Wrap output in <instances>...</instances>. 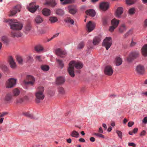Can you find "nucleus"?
<instances>
[{
	"mask_svg": "<svg viewBox=\"0 0 147 147\" xmlns=\"http://www.w3.org/2000/svg\"><path fill=\"white\" fill-rule=\"evenodd\" d=\"M44 88L43 87H40L38 88L37 91L35 94L36 97L35 101L36 103H38L40 102L44 99Z\"/></svg>",
	"mask_w": 147,
	"mask_h": 147,
	"instance_id": "1",
	"label": "nucleus"
},
{
	"mask_svg": "<svg viewBox=\"0 0 147 147\" xmlns=\"http://www.w3.org/2000/svg\"><path fill=\"white\" fill-rule=\"evenodd\" d=\"M6 22L9 23L11 28L12 30H20L23 28L22 24L20 22H17V21L11 19Z\"/></svg>",
	"mask_w": 147,
	"mask_h": 147,
	"instance_id": "2",
	"label": "nucleus"
},
{
	"mask_svg": "<svg viewBox=\"0 0 147 147\" xmlns=\"http://www.w3.org/2000/svg\"><path fill=\"white\" fill-rule=\"evenodd\" d=\"M112 43V40L111 37H106L103 42L102 45L105 47L107 50H108L111 46Z\"/></svg>",
	"mask_w": 147,
	"mask_h": 147,
	"instance_id": "3",
	"label": "nucleus"
},
{
	"mask_svg": "<svg viewBox=\"0 0 147 147\" xmlns=\"http://www.w3.org/2000/svg\"><path fill=\"white\" fill-rule=\"evenodd\" d=\"M17 79L13 78H9L6 82V87L7 88H12L16 84Z\"/></svg>",
	"mask_w": 147,
	"mask_h": 147,
	"instance_id": "4",
	"label": "nucleus"
},
{
	"mask_svg": "<svg viewBox=\"0 0 147 147\" xmlns=\"http://www.w3.org/2000/svg\"><path fill=\"white\" fill-rule=\"evenodd\" d=\"M35 2H33L30 3L27 6V8L30 12L33 13L39 7L38 5L36 6Z\"/></svg>",
	"mask_w": 147,
	"mask_h": 147,
	"instance_id": "5",
	"label": "nucleus"
},
{
	"mask_svg": "<svg viewBox=\"0 0 147 147\" xmlns=\"http://www.w3.org/2000/svg\"><path fill=\"white\" fill-rule=\"evenodd\" d=\"M21 8V5H18L14 7L10 11V13L9 15V16H11L14 15L18 12L20 11Z\"/></svg>",
	"mask_w": 147,
	"mask_h": 147,
	"instance_id": "6",
	"label": "nucleus"
},
{
	"mask_svg": "<svg viewBox=\"0 0 147 147\" xmlns=\"http://www.w3.org/2000/svg\"><path fill=\"white\" fill-rule=\"evenodd\" d=\"M139 54V52L138 51H135L131 52L127 58V61L129 62H131L134 59L138 56Z\"/></svg>",
	"mask_w": 147,
	"mask_h": 147,
	"instance_id": "7",
	"label": "nucleus"
},
{
	"mask_svg": "<svg viewBox=\"0 0 147 147\" xmlns=\"http://www.w3.org/2000/svg\"><path fill=\"white\" fill-rule=\"evenodd\" d=\"M69 63L70 65H71L73 67H75L77 69H81L83 66V63L80 62H76L72 61H70Z\"/></svg>",
	"mask_w": 147,
	"mask_h": 147,
	"instance_id": "8",
	"label": "nucleus"
},
{
	"mask_svg": "<svg viewBox=\"0 0 147 147\" xmlns=\"http://www.w3.org/2000/svg\"><path fill=\"white\" fill-rule=\"evenodd\" d=\"M27 78L30 80L29 81L27 82L25 81V80L23 82V83L24 84L26 85L28 84H30L32 86L34 83L35 80L34 77L32 76L29 75L27 76Z\"/></svg>",
	"mask_w": 147,
	"mask_h": 147,
	"instance_id": "9",
	"label": "nucleus"
},
{
	"mask_svg": "<svg viewBox=\"0 0 147 147\" xmlns=\"http://www.w3.org/2000/svg\"><path fill=\"white\" fill-rule=\"evenodd\" d=\"M69 12L72 15L75 14L77 11L76 7L74 5H70L68 6Z\"/></svg>",
	"mask_w": 147,
	"mask_h": 147,
	"instance_id": "10",
	"label": "nucleus"
},
{
	"mask_svg": "<svg viewBox=\"0 0 147 147\" xmlns=\"http://www.w3.org/2000/svg\"><path fill=\"white\" fill-rule=\"evenodd\" d=\"M95 24L94 22L89 21L86 24V28L89 32L92 31L95 28Z\"/></svg>",
	"mask_w": 147,
	"mask_h": 147,
	"instance_id": "11",
	"label": "nucleus"
},
{
	"mask_svg": "<svg viewBox=\"0 0 147 147\" xmlns=\"http://www.w3.org/2000/svg\"><path fill=\"white\" fill-rule=\"evenodd\" d=\"M136 70L137 73L140 75L143 74L145 71L144 66L140 65L137 66Z\"/></svg>",
	"mask_w": 147,
	"mask_h": 147,
	"instance_id": "12",
	"label": "nucleus"
},
{
	"mask_svg": "<svg viewBox=\"0 0 147 147\" xmlns=\"http://www.w3.org/2000/svg\"><path fill=\"white\" fill-rule=\"evenodd\" d=\"M55 53L58 56L61 58L64 57V55L66 54L65 51H63L59 48L55 50Z\"/></svg>",
	"mask_w": 147,
	"mask_h": 147,
	"instance_id": "13",
	"label": "nucleus"
},
{
	"mask_svg": "<svg viewBox=\"0 0 147 147\" xmlns=\"http://www.w3.org/2000/svg\"><path fill=\"white\" fill-rule=\"evenodd\" d=\"M8 61L10 67L13 69L16 68L17 66L15 61L11 56H9L8 59Z\"/></svg>",
	"mask_w": 147,
	"mask_h": 147,
	"instance_id": "14",
	"label": "nucleus"
},
{
	"mask_svg": "<svg viewBox=\"0 0 147 147\" xmlns=\"http://www.w3.org/2000/svg\"><path fill=\"white\" fill-rule=\"evenodd\" d=\"M109 6L108 2H101L99 5L100 9L102 10L105 11L108 9Z\"/></svg>",
	"mask_w": 147,
	"mask_h": 147,
	"instance_id": "15",
	"label": "nucleus"
},
{
	"mask_svg": "<svg viewBox=\"0 0 147 147\" xmlns=\"http://www.w3.org/2000/svg\"><path fill=\"white\" fill-rule=\"evenodd\" d=\"M104 73L107 75H111L113 73V70L111 67L110 66H106L104 70Z\"/></svg>",
	"mask_w": 147,
	"mask_h": 147,
	"instance_id": "16",
	"label": "nucleus"
},
{
	"mask_svg": "<svg viewBox=\"0 0 147 147\" xmlns=\"http://www.w3.org/2000/svg\"><path fill=\"white\" fill-rule=\"evenodd\" d=\"M123 9L121 7H118L115 13V16L117 18H120L121 17V15L123 12Z\"/></svg>",
	"mask_w": 147,
	"mask_h": 147,
	"instance_id": "17",
	"label": "nucleus"
},
{
	"mask_svg": "<svg viewBox=\"0 0 147 147\" xmlns=\"http://www.w3.org/2000/svg\"><path fill=\"white\" fill-rule=\"evenodd\" d=\"M74 69V67L71 65H70V63H69L68 71L69 75L72 77H74L75 76Z\"/></svg>",
	"mask_w": 147,
	"mask_h": 147,
	"instance_id": "18",
	"label": "nucleus"
},
{
	"mask_svg": "<svg viewBox=\"0 0 147 147\" xmlns=\"http://www.w3.org/2000/svg\"><path fill=\"white\" fill-rule=\"evenodd\" d=\"M1 40L3 43L6 45H8L9 42V39L6 36H2L0 39Z\"/></svg>",
	"mask_w": 147,
	"mask_h": 147,
	"instance_id": "19",
	"label": "nucleus"
},
{
	"mask_svg": "<svg viewBox=\"0 0 147 147\" xmlns=\"http://www.w3.org/2000/svg\"><path fill=\"white\" fill-rule=\"evenodd\" d=\"M101 40L100 37L96 36L93 39L92 43L94 45H98Z\"/></svg>",
	"mask_w": 147,
	"mask_h": 147,
	"instance_id": "20",
	"label": "nucleus"
},
{
	"mask_svg": "<svg viewBox=\"0 0 147 147\" xmlns=\"http://www.w3.org/2000/svg\"><path fill=\"white\" fill-rule=\"evenodd\" d=\"M65 82V80L64 78L59 77L57 78L56 80V83L58 85H61Z\"/></svg>",
	"mask_w": 147,
	"mask_h": 147,
	"instance_id": "21",
	"label": "nucleus"
},
{
	"mask_svg": "<svg viewBox=\"0 0 147 147\" xmlns=\"http://www.w3.org/2000/svg\"><path fill=\"white\" fill-rule=\"evenodd\" d=\"M42 13L44 16H48L51 14V11L50 9L47 8H45L42 10Z\"/></svg>",
	"mask_w": 147,
	"mask_h": 147,
	"instance_id": "22",
	"label": "nucleus"
},
{
	"mask_svg": "<svg viewBox=\"0 0 147 147\" xmlns=\"http://www.w3.org/2000/svg\"><path fill=\"white\" fill-rule=\"evenodd\" d=\"M86 13L87 15H90L92 17H94L96 14V12L94 10L92 9L87 10Z\"/></svg>",
	"mask_w": 147,
	"mask_h": 147,
	"instance_id": "23",
	"label": "nucleus"
},
{
	"mask_svg": "<svg viewBox=\"0 0 147 147\" xmlns=\"http://www.w3.org/2000/svg\"><path fill=\"white\" fill-rule=\"evenodd\" d=\"M61 4L62 5L72 3L74 2V0H60Z\"/></svg>",
	"mask_w": 147,
	"mask_h": 147,
	"instance_id": "24",
	"label": "nucleus"
},
{
	"mask_svg": "<svg viewBox=\"0 0 147 147\" xmlns=\"http://www.w3.org/2000/svg\"><path fill=\"white\" fill-rule=\"evenodd\" d=\"M55 11L56 14L59 16H62L65 14L64 11L61 9H56Z\"/></svg>",
	"mask_w": 147,
	"mask_h": 147,
	"instance_id": "25",
	"label": "nucleus"
},
{
	"mask_svg": "<svg viewBox=\"0 0 147 147\" xmlns=\"http://www.w3.org/2000/svg\"><path fill=\"white\" fill-rule=\"evenodd\" d=\"M115 64L117 66L121 65L122 63V59L119 57H117L115 58Z\"/></svg>",
	"mask_w": 147,
	"mask_h": 147,
	"instance_id": "26",
	"label": "nucleus"
},
{
	"mask_svg": "<svg viewBox=\"0 0 147 147\" xmlns=\"http://www.w3.org/2000/svg\"><path fill=\"white\" fill-rule=\"evenodd\" d=\"M142 53L143 55L146 57L147 56V45H144L142 49Z\"/></svg>",
	"mask_w": 147,
	"mask_h": 147,
	"instance_id": "27",
	"label": "nucleus"
},
{
	"mask_svg": "<svg viewBox=\"0 0 147 147\" xmlns=\"http://www.w3.org/2000/svg\"><path fill=\"white\" fill-rule=\"evenodd\" d=\"M119 20H117L115 19H114L111 21V25L116 28L118 26L119 23Z\"/></svg>",
	"mask_w": 147,
	"mask_h": 147,
	"instance_id": "28",
	"label": "nucleus"
},
{
	"mask_svg": "<svg viewBox=\"0 0 147 147\" xmlns=\"http://www.w3.org/2000/svg\"><path fill=\"white\" fill-rule=\"evenodd\" d=\"M58 90L59 94L60 95H63L66 94V92L65 89L62 87H59L58 88Z\"/></svg>",
	"mask_w": 147,
	"mask_h": 147,
	"instance_id": "29",
	"label": "nucleus"
},
{
	"mask_svg": "<svg viewBox=\"0 0 147 147\" xmlns=\"http://www.w3.org/2000/svg\"><path fill=\"white\" fill-rule=\"evenodd\" d=\"M65 22L71 25H74V21L70 17H68L65 20Z\"/></svg>",
	"mask_w": 147,
	"mask_h": 147,
	"instance_id": "30",
	"label": "nucleus"
},
{
	"mask_svg": "<svg viewBox=\"0 0 147 147\" xmlns=\"http://www.w3.org/2000/svg\"><path fill=\"white\" fill-rule=\"evenodd\" d=\"M31 31V27L29 25H27L25 26L23 30V31L26 34L30 33Z\"/></svg>",
	"mask_w": 147,
	"mask_h": 147,
	"instance_id": "31",
	"label": "nucleus"
},
{
	"mask_svg": "<svg viewBox=\"0 0 147 147\" xmlns=\"http://www.w3.org/2000/svg\"><path fill=\"white\" fill-rule=\"evenodd\" d=\"M11 35L12 37L18 38L21 37L22 36V34L20 32L14 33L12 32H11Z\"/></svg>",
	"mask_w": 147,
	"mask_h": 147,
	"instance_id": "32",
	"label": "nucleus"
},
{
	"mask_svg": "<svg viewBox=\"0 0 147 147\" xmlns=\"http://www.w3.org/2000/svg\"><path fill=\"white\" fill-rule=\"evenodd\" d=\"M28 97L27 96H24L23 98H20L17 100L16 102L18 103H21L24 102L25 100L28 99Z\"/></svg>",
	"mask_w": 147,
	"mask_h": 147,
	"instance_id": "33",
	"label": "nucleus"
},
{
	"mask_svg": "<svg viewBox=\"0 0 147 147\" xmlns=\"http://www.w3.org/2000/svg\"><path fill=\"white\" fill-rule=\"evenodd\" d=\"M35 21L36 23L40 24L42 22L43 20L41 17L39 16H38L35 18Z\"/></svg>",
	"mask_w": 147,
	"mask_h": 147,
	"instance_id": "34",
	"label": "nucleus"
},
{
	"mask_svg": "<svg viewBox=\"0 0 147 147\" xmlns=\"http://www.w3.org/2000/svg\"><path fill=\"white\" fill-rule=\"evenodd\" d=\"M126 30V27L124 24H122L119 27V30L121 33H122Z\"/></svg>",
	"mask_w": 147,
	"mask_h": 147,
	"instance_id": "35",
	"label": "nucleus"
},
{
	"mask_svg": "<svg viewBox=\"0 0 147 147\" xmlns=\"http://www.w3.org/2000/svg\"><path fill=\"white\" fill-rule=\"evenodd\" d=\"M49 20L51 23H54L58 21L57 18L55 17H49Z\"/></svg>",
	"mask_w": 147,
	"mask_h": 147,
	"instance_id": "36",
	"label": "nucleus"
},
{
	"mask_svg": "<svg viewBox=\"0 0 147 147\" xmlns=\"http://www.w3.org/2000/svg\"><path fill=\"white\" fill-rule=\"evenodd\" d=\"M23 115L27 117L33 119L34 118V117L32 113H29L26 112L23 113Z\"/></svg>",
	"mask_w": 147,
	"mask_h": 147,
	"instance_id": "37",
	"label": "nucleus"
},
{
	"mask_svg": "<svg viewBox=\"0 0 147 147\" xmlns=\"http://www.w3.org/2000/svg\"><path fill=\"white\" fill-rule=\"evenodd\" d=\"M71 136L72 137L77 138L79 136V134L77 131H73L71 134Z\"/></svg>",
	"mask_w": 147,
	"mask_h": 147,
	"instance_id": "38",
	"label": "nucleus"
},
{
	"mask_svg": "<svg viewBox=\"0 0 147 147\" xmlns=\"http://www.w3.org/2000/svg\"><path fill=\"white\" fill-rule=\"evenodd\" d=\"M35 50L37 52H40L43 50V48L40 45H39L36 46L35 47Z\"/></svg>",
	"mask_w": 147,
	"mask_h": 147,
	"instance_id": "39",
	"label": "nucleus"
},
{
	"mask_svg": "<svg viewBox=\"0 0 147 147\" xmlns=\"http://www.w3.org/2000/svg\"><path fill=\"white\" fill-rule=\"evenodd\" d=\"M41 68L44 71H47L49 69V66L47 65H42L41 66Z\"/></svg>",
	"mask_w": 147,
	"mask_h": 147,
	"instance_id": "40",
	"label": "nucleus"
},
{
	"mask_svg": "<svg viewBox=\"0 0 147 147\" xmlns=\"http://www.w3.org/2000/svg\"><path fill=\"white\" fill-rule=\"evenodd\" d=\"M56 60L59 66L61 68H62L63 67L64 65V63L62 61L59 60L57 59H56Z\"/></svg>",
	"mask_w": 147,
	"mask_h": 147,
	"instance_id": "41",
	"label": "nucleus"
},
{
	"mask_svg": "<svg viewBox=\"0 0 147 147\" xmlns=\"http://www.w3.org/2000/svg\"><path fill=\"white\" fill-rule=\"evenodd\" d=\"M16 59L19 64L21 65L22 64L23 60L21 57L19 56H17L16 57Z\"/></svg>",
	"mask_w": 147,
	"mask_h": 147,
	"instance_id": "42",
	"label": "nucleus"
},
{
	"mask_svg": "<svg viewBox=\"0 0 147 147\" xmlns=\"http://www.w3.org/2000/svg\"><path fill=\"white\" fill-rule=\"evenodd\" d=\"M20 92V91L19 89L16 88L13 90V94L14 96H17L19 94Z\"/></svg>",
	"mask_w": 147,
	"mask_h": 147,
	"instance_id": "43",
	"label": "nucleus"
},
{
	"mask_svg": "<svg viewBox=\"0 0 147 147\" xmlns=\"http://www.w3.org/2000/svg\"><path fill=\"white\" fill-rule=\"evenodd\" d=\"M84 44L83 42H80L78 45L77 49H82L84 47Z\"/></svg>",
	"mask_w": 147,
	"mask_h": 147,
	"instance_id": "44",
	"label": "nucleus"
},
{
	"mask_svg": "<svg viewBox=\"0 0 147 147\" xmlns=\"http://www.w3.org/2000/svg\"><path fill=\"white\" fill-rule=\"evenodd\" d=\"M126 3L129 5H132L136 2V0H126Z\"/></svg>",
	"mask_w": 147,
	"mask_h": 147,
	"instance_id": "45",
	"label": "nucleus"
},
{
	"mask_svg": "<svg viewBox=\"0 0 147 147\" xmlns=\"http://www.w3.org/2000/svg\"><path fill=\"white\" fill-rule=\"evenodd\" d=\"M116 133L118 135V136L121 139L122 138V132L119 131V130H116Z\"/></svg>",
	"mask_w": 147,
	"mask_h": 147,
	"instance_id": "46",
	"label": "nucleus"
},
{
	"mask_svg": "<svg viewBox=\"0 0 147 147\" xmlns=\"http://www.w3.org/2000/svg\"><path fill=\"white\" fill-rule=\"evenodd\" d=\"M11 98V96L10 94H7L5 97V100H6L10 101Z\"/></svg>",
	"mask_w": 147,
	"mask_h": 147,
	"instance_id": "47",
	"label": "nucleus"
},
{
	"mask_svg": "<svg viewBox=\"0 0 147 147\" xmlns=\"http://www.w3.org/2000/svg\"><path fill=\"white\" fill-rule=\"evenodd\" d=\"M94 135L100 138H104V136L100 134L95 133L94 134Z\"/></svg>",
	"mask_w": 147,
	"mask_h": 147,
	"instance_id": "48",
	"label": "nucleus"
},
{
	"mask_svg": "<svg viewBox=\"0 0 147 147\" xmlns=\"http://www.w3.org/2000/svg\"><path fill=\"white\" fill-rule=\"evenodd\" d=\"M128 13L130 14H132L134 13V9L131 8L129 9L128 11Z\"/></svg>",
	"mask_w": 147,
	"mask_h": 147,
	"instance_id": "49",
	"label": "nucleus"
},
{
	"mask_svg": "<svg viewBox=\"0 0 147 147\" xmlns=\"http://www.w3.org/2000/svg\"><path fill=\"white\" fill-rule=\"evenodd\" d=\"M116 28V27L113 26H111L109 28V30L111 32H112L115 30V29Z\"/></svg>",
	"mask_w": 147,
	"mask_h": 147,
	"instance_id": "50",
	"label": "nucleus"
},
{
	"mask_svg": "<svg viewBox=\"0 0 147 147\" xmlns=\"http://www.w3.org/2000/svg\"><path fill=\"white\" fill-rule=\"evenodd\" d=\"M129 146H131L133 147H136V144L134 142H129L128 144Z\"/></svg>",
	"mask_w": 147,
	"mask_h": 147,
	"instance_id": "51",
	"label": "nucleus"
},
{
	"mask_svg": "<svg viewBox=\"0 0 147 147\" xmlns=\"http://www.w3.org/2000/svg\"><path fill=\"white\" fill-rule=\"evenodd\" d=\"M134 122L133 121L129 122L128 123V126L129 127H131L134 124Z\"/></svg>",
	"mask_w": 147,
	"mask_h": 147,
	"instance_id": "52",
	"label": "nucleus"
},
{
	"mask_svg": "<svg viewBox=\"0 0 147 147\" xmlns=\"http://www.w3.org/2000/svg\"><path fill=\"white\" fill-rule=\"evenodd\" d=\"M146 134V131L145 130H143L140 134V136H145Z\"/></svg>",
	"mask_w": 147,
	"mask_h": 147,
	"instance_id": "53",
	"label": "nucleus"
},
{
	"mask_svg": "<svg viewBox=\"0 0 147 147\" xmlns=\"http://www.w3.org/2000/svg\"><path fill=\"white\" fill-rule=\"evenodd\" d=\"M57 4V3L55 2V1H53L51 2V6L52 7H54Z\"/></svg>",
	"mask_w": 147,
	"mask_h": 147,
	"instance_id": "54",
	"label": "nucleus"
},
{
	"mask_svg": "<svg viewBox=\"0 0 147 147\" xmlns=\"http://www.w3.org/2000/svg\"><path fill=\"white\" fill-rule=\"evenodd\" d=\"M136 44V42H134L133 41V40L131 42L130 44V46L131 47H133L135 46Z\"/></svg>",
	"mask_w": 147,
	"mask_h": 147,
	"instance_id": "55",
	"label": "nucleus"
},
{
	"mask_svg": "<svg viewBox=\"0 0 147 147\" xmlns=\"http://www.w3.org/2000/svg\"><path fill=\"white\" fill-rule=\"evenodd\" d=\"M131 31V30H129L128 32L127 33H126L124 35V36L126 38L130 34V31Z\"/></svg>",
	"mask_w": 147,
	"mask_h": 147,
	"instance_id": "56",
	"label": "nucleus"
},
{
	"mask_svg": "<svg viewBox=\"0 0 147 147\" xmlns=\"http://www.w3.org/2000/svg\"><path fill=\"white\" fill-rule=\"evenodd\" d=\"M36 59L39 61H40L41 60L40 56L37 55L36 56Z\"/></svg>",
	"mask_w": 147,
	"mask_h": 147,
	"instance_id": "57",
	"label": "nucleus"
},
{
	"mask_svg": "<svg viewBox=\"0 0 147 147\" xmlns=\"http://www.w3.org/2000/svg\"><path fill=\"white\" fill-rule=\"evenodd\" d=\"M98 131L99 133H103V131L102 129V127H100L99 128Z\"/></svg>",
	"mask_w": 147,
	"mask_h": 147,
	"instance_id": "58",
	"label": "nucleus"
},
{
	"mask_svg": "<svg viewBox=\"0 0 147 147\" xmlns=\"http://www.w3.org/2000/svg\"><path fill=\"white\" fill-rule=\"evenodd\" d=\"M143 122L146 123H147V117H145L142 121Z\"/></svg>",
	"mask_w": 147,
	"mask_h": 147,
	"instance_id": "59",
	"label": "nucleus"
},
{
	"mask_svg": "<svg viewBox=\"0 0 147 147\" xmlns=\"http://www.w3.org/2000/svg\"><path fill=\"white\" fill-rule=\"evenodd\" d=\"M51 2L50 1H47L44 4L45 5H51Z\"/></svg>",
	"mask_w": 147,
	"mask_h": 147,
	"instance_id": "60",
	"label": "nucleus"
},
{
	"mask_svg": "<svg viewBox=\"0 0 147 147\" xmlns=\"http://www.w3.org/2000/svg\"><path fill=\"white\" fill-rule=\"evenodd\" d=\"M8 114V113L7 112H4L2 113L0 115V117H2L4 116L7 115Z\"/></svg>",
	"mask_w": 147,
	"mask_h": 147,
	"instance_id": "61",
	"label": "nucleus"
},
{
	"mask_svg": "<svg viewBox=\"0 0 147 147\" xmlns=\"http://www.w3.org/2000/svg\"><path fill=\"white\" fill-rule=\"evenodd\" d=\"M90 140L91 142H94L95 141V139L93 137H91L90 138Z\"/></svg>",
	"mask_w": 147,
	"mask_h": 147,
	"instance_id": "62",
	"label": "nucleus"
},
{
	"mask_svg": "<svg viewBox=\"0 0 147 147\" xmlns=\"http://www.w3.org/2000/svg\"><path fill=\"white\" fill-rule=\"evenodd\" d=\"M144 26L145 27L147 26V19L145 20L144 22Z\"/></svg>",
	"mask_w": 147,
	"mask_h": 147,
	"instance_id": "63",
	"label": "nucleus"
},
{
	"mask_svg": "<svg viewBox=\"0 0 147 147\" xmlns=\"http://www.w3.org/2000/svg\"><path fill=\"white\" fill-rule=\"evenodd\" d=\"M138 130V128H135L133 130V132L134 134H135L137 132Z\"/></svg>",
	"mask_w": 147,
	"mask_h": 147,
	"instance_id": "64",
	"label": "nucleus"
}]
</instances>
